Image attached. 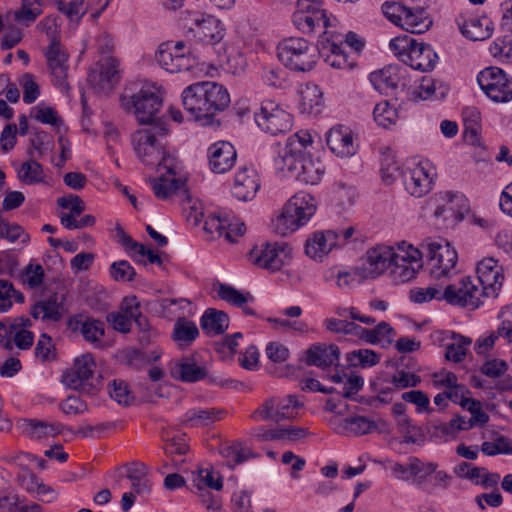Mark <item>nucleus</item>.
I'll return each mask as SVG.
<instances>
[{"mask_svg":"<svg viewBox=\"0 0 512 512\" xmlns=\"http://www.w3.org/2000/svg\"><path fill=\"white\" fill-rule=\"evenodd\" d=\"M182 104L195 121H203L205 126H219L220 121L215 116L229 106L230 95L224 86L216 82H197L183 90Z\"/></svg>","mask_w":512,"mask_h":512,"instance_id":"1","label":"nucleus"},{"mask_svg":"<svg viewBox=\"0 0 512 512\" xmlns=\"http://www.w3.org/2000/svg\"><path fill=\"white\" fill-rule=\"evenodd\" d=\"M168 133L167 122H160L151 127L139 129L132 135V145L139 160L145 165L158 163L160 168L167 170V173L175 176V167L172 159L157 140V137L166 136Z\"/></svg>","mask_w":512,"mask_h":512,"instance_id":"2","label":"nucleus"},{"mask_svg":"<svg viewBox=\"0 0 512 512\" xmlns=\"http://www.w3.org/2000/svg\"><path fill=\"white\" fill-rule=\"evenodd\" d=\"M316 211L315 198L306 192L296 193L285 204L282 213L273 221L276 234L286 236L305 225Z\"/></svg>","mask_w":512,"mask_h":512,"instance_id":"3","label":"nucleus"},{"mask_svg":"<svg viewBox=\"0 0 512 512\" xmlns=\"http://www.w3.org/2000/svg\"><path fill=\"white\" fill-rule=\"evenodd\" d=\"M419 250L422 252V256L425 255L427 258L432 278L446 280L457 273L458 254L446 240L427 238L421 243Z\"/></svg>","mask_w":512,"mask_h":512,"instance_id":"4","label":"nucleus"},{"mask_svg":"<svg viewBox=\"0 0 512 512\" xmlns=\"http://www.w3.org/2000/svg\"><path fill=\"white\" fill-rule=\"evenodd\" d=\"M277 57L286 68L295 72L312 70L318 59L316 47L302 37H288L280 41Z\"/></svg>","mask_w":512,"mask_h":512,"instance_id":"5","label":"nucleus"},{"mask_svg":"<svg viewBox=\"0 0 512 512\" xmlns=\"http://www.w3.org/2000/svg\"><path fill=\"white\" fill-rule=\"evenodd\" d=\"M183 41L161 43L155 54L159 66L169 73L191 71L198 65V58Z\"/></svg>","mask_w":512,"mask_h":512,"instance_id":"6","label":"nucleus"},{"mask_svg":"<svg viewBox=\"0 0 512 512\" xmlns=\"http://www.w3.org/2000/svg\"><path fill=\"white\" fill-rule=\"evenodd\" d=\"M312 142V136L308 131L302 130L291 135L287 139L282 153L275 159L277 169L296 176L308 154L306 149Z\"/></svg>","mask_w":512,"mask_h":512,"instance_id":"7","label":"nucleus"},{"mask_svg":"<svg viewBox=\"0 0 512 512\" xmlns=\"http://www.w3.org/2000/svg\"><path fill=\"white\" fill-rule=\"evenodd\" d=\"M443 295L444 301L452 306L476 309L483 303L481 298L486 297V292L470 276H465L456 283L444 285Z\"/></svg>","mask_w":512,"mask_h":512,"instance_id":"8","label":"nucleus"},{"mask_svg":"<svg viewBox=\"0 0 512 512\" xmlns=\"http://www.w3.org/2000/svg\"><path fill=\"white\" fill-rule=\"evenodd\" d=\"M127 109H133L134 115L140 125L151 127L160 122H166L163 117H157L163 105L162 97L153 91L141 89L123 103Z\"/></svg>","mask_w":512,"mask_h":512,"instance_id":"9","label":"nucleus"},{"mask_svg":"<svg viewBox=\"0 0 512 512\" xmlns=\"http://www.w3.org/2000/svg\"><path fill=\"white\" fill-rule=\"evenodd\" d=\"M477 82L494 102L505 103L512 99V79L501 68L490 66L483 69L477 76Z\"/></svg>","mask_w":512,"mask_h":512,"instance_id":"10","label":"nucleus"},{"mask_svg":"<svg viewBox=\"0 0 512 512\" xmlns=\"http://www.w3.org/2000/svg\"><path fill=\"white\" fill-rule=\"evenodd\" d=\"M255 122L263 131L278 135L291 130L293 117L274 101L265 100L261 103L259 111L255 112Z\"/></svg>","mask_w":512,"mask_h":512,"instance_id":"11","label":"nucleus"},{"mask_svg":"<svg viewBox=\"0 0 512 512\" xmlns=\"http://www.w3.org/2000/svg\"><path fill=\"white\" fill-rule=\"evenodd\" d=\"M94 360L90 354H86L75 360L74 366L62 375V383L74 390L87 395L96 393V387L92 384Z\"/></svg>","mask_w":512,"mask_h":512,"instance_id":"12","label":"nucleus"},{"mask_svg":"<svg viewBox=\"0 0 512 512\" xmlns=\"http://www.w3.org/2000/svg\"><path fill=\"white\" fill-rule=\"evenodd\" d=\"M302 406L296 395L269 398L252 413L251 418L278 423L284 419L294 418V410Z\"/></svg>","mask_w":512,"mask_h":512,"instance_id":"13","label":"nucleus"},{"mask_svg":"<svg viewBox=\"0 0 512 512\" xmlns=\"http://www.w3.org/2000/svg\"><path fill=\"white\" fill-rule=\"evenodd\" d=\"M396 255L394 248L377 245L367 250L361 267L355 268L356 276L367 279L376 278L393 264Z\"/></svg>","mask_w":512,"mask_h":512,"instance_id":"14","label":"nucleus"},{"mask_svg":"<svg viewBox=\"0 0 512 512\" xmlns=\"http://www.w3.org/2000/svg\"><path fill=\"white\" fill-rule=\"evenodd\" d=\"M435 201L434 216L445 221L460 222L469 211L467 198L459 192H440Z\"/></svg>","mask_w":512,"mask_h":512,"instance_id":"15","label":"nucleus"},{"mask_svg":"<svg viewBox=\"0 0 512 512\" xmlns=\"http://www.w3.org/2000/svg\"><path fill=\"white\" fill-rule=\"evenodd\" d=\"M369 80L380 93L393 95L399 87L407 86V69L398 64H390L379 71L372 72Z\"/></svg>","mask_w":512,"mask_h":512,"instance_id":"16","label":"nucleus"},{"mask_svg":"<svg viewBox=\"0 0 512 512\" xmlns=\"http://www.w3.org/2000/svg\"><path fill=\"white\" fill-rule=\"evenodd\" d=\"M224 32V26L219 19L212 15L201 14L192 19L187 35H192L198 42L214 45L223 39Z\"/></svg>","mask_w":512,"mask_h":512,"instance_id":"17","label":"nucleus"},{"mask_svg":"<svg viewBox=\"0 0 512 512\" xmlns=\"http://www.w3.org/2000/svg\"><path fill=\"white\" fill-rule=\"evenodd\" d=\"M330 52L326 54L325 62L336 69L351 70L355 66V59L342 48V40L337 35L324 31L319 39V52Z\"/></svg>","mask_w":512,"mask_h":512,"instance_id":"18","label":"nucleus"},{"mask_svg":"<svg viewBox=\"0 0 512 512\" xmlns=\"http://www.w3.org/2000/svg\"><path fill=\"white\" fill-rule=\"evenodd\" d=\"M407 248L408 251L403 255L396 253L393 264L390 266L392 278L399 283H405L413 279L418 269L422 267V252L411 245H408Z\"/></svg>","mask_w":512,"mask_h":512,"instance_id":"19","label":"nucleus"},{"mask_svg":"<svg viewBox=\"0 0 512 512\" xmlns=\"http://www.w3.org/2000/svg\"><path fill=\"white\" fill-rule=\"evenodd\" d=\"M286 249L287 246L266 243L263 244L260 249H252L249 256L251 262L258 267L270 271H277L290 259L289 251Z\"/></svg>","mask_w":512,"mask_h":512,"instance_id":"20","label":"nucleus"},{"mask_svg":"<svg viewBox=\"0 0 512 512\" xmlns=\"http://www.w3.org/2000/svg\"><path fill=\"white\" fill-rule=\"evenodd\" d=\"M44 55L47 60L48 68L54 78L55 85L58 87L66 86L68 54L63 49L54 32L51 33V41L49 46L46 48Z\"/></svg>","mask_w":512,"mask_h":512,"instance_id":"21","label":"nucleus"},{"mask_svg":"<svg viewBox=\"0 0 512 512\" xmlns=\"http://www.w3.org/2000/svg\"><path fill=\"white\" fill-rule=\"evenodd\" d=\"M173 379L184 383H195L207 377V368L197 353L182 357L170 368Z\"/></svg>","mask_w":512,"mask_h":512,"instance_id":"22","label":"nucleus"},{"mask_svg":"<svg viewBox=\"0 0 512 512\" xmlns=\"http://www.w3.org/2000/svg\"><path fill=\"white\" fill-rule=\"evenodd\" d=\"M476 270L478 276L473 281L486 292V297H496L504 279L497 261L494 258H485L478 263Z\"/></svg>","mask_w":512,"mask_h":512,"instance_id":"23","label":"nucleus"},{"mask_svg":"<svg viewBox=\"0 0 512 512\" xmlns=\"http://www.w3.org/2000/svg\"><path fill=\"white\" fill-rule=\"evenodd\" d=\"M401 62L414 70L428 72L435 68L438 55L431 45L415 41L407 53L401 54Z\"/></svg>","mask_w":512,"mask_h":512,"instance_id":"24","label":"nucleus"},{"mask_svg":"<svg viewBox=\"0 0 512 512\" xmlns=\"http://www.w3.org/2000/svg\"><path fill=\"white\" fill-rule=\"evenodd\" d=\"M207 156L211 171L223 174L234 166L237 154L231 143L218 141L208 148Z\"/></svg>","mask_w":512,"mask_h":512,"instance_id":"25","label":"nucleus"},{"mask_svg":"<svg viewBox=\"0 0 512 512\" xmlns=\"http://www.w3.org/2000/svg\"><path fill=\"white\" fill-rule=\"evenodd\" d=\"M259 187L260 182L257 172L253 168L245 167L235 175L232 194L239 201H250L255 197Z\"/></svg>","mask_w":512,"mask_h":512,"instance_id":"26","label":"nucleus"},{"mask_svg":"<svg viewBox=\"0 0 512 512\" xmlns=\"http://www.w3.org/2000/svg\"><path fill=\"white\" fill-rule=\"evenodd\" d=\"M326 143L330 150L340 157L352 156L356 152L352 133L343 125L335 126L328 131Z\"/></svg>","mask_w":512,"mask_h":512,"instance_id":"27","label":"nucleus"},{"mask_svg":"<svg viewBox=\"0 0 512 512\" xmlns=\"http://www.w3.org/2000/svg\"><path fill=\"white\" fill-rule=\"evenodd\" d=\"M338 245V233L327 230L314 232L305 242V253L312 259H321Z\"/></svg>","mask_w":512,"mask_h":512,"instance_id":"28","label":"nucleus"},{"mask_svg":"<svg viewBox=\"0 0 512 512\" xmlns=\"http://www.w3.org/2000/svg\"><path fill=\"white\" fill-rule=\"evenodd\" d=\"M340 350L335 344H313L306 351L305 362L309 366L328 368L339 361Z\"/></svg>","mask_w":512,"mask_h":512,"instance_id":"29","label":"nucleus"},{"mask_svg":"<svg viewBox=\"0 0 512 512\" xmlns=\"http://www.w3.org/2000/svg\"><path fill=\"white\" fill-rule=\"evenodd\" d=\"M119 61L111 56L102 59L98 74L89 75V82L99 91H110L119 80Z\"/></svg>","mask_w":512,"mask_h":512,"instance_id":"30","label":"nucleus"},{"mask_svg":"<svg viewBox=\"0 0 512 512\" xmlns=\"http://www.w3.org/2000/svg\"><path fill=\"white\" fill-rule=\"evenodd\" d=\"M457 23L462 35L473 41L485 40L492 34V21L486 16L469 19L460 17Z\"/></svg>","mask_w":512,"mask_h":512,"instance_id":"31","label":"nucleus"},{"mask_svg":"<svg viewBox=\"0 0 512 512\" xmlns=\"http://www.w3.org/2000/svg\"><path fill=\"white\" fill-rule=\"evenodd\" d=\"M405 189L414 197H422L431 188L432 178L421 166L403 174Z\"/></svg>","mask_w":512,"mask_h":512,"instance_id":"32","label":"nucleus"},{"mask_svg":"<svg viewBox=\"0 0 512 512\" xmlns=\"http://www.w3.org/2000/svg\"><path fill=\"white\" fill-rule=\"evenodd\" d=\"M219 298L235 307L241 308L246 315H255V310L247 304L254 301V297L249 293H243L231 285L219 283L216 288Z\"/></svg>","mask_w":512,"mask_h":512,"instance_id":"33","label":"nucleus"},{"mask_svg":"<svg viewBox=\"0 0 512 512\" xmlns=\"http://www.w3.org/2000/svg\"><path fill=\"white\" fill-rule=\"evenodd\" d=\"M65 430L74 434V432L58 422H47L39 419H29L25 421L24 431L32 439H42L50 436H56L63 433Z\"/></svg>","mask_w":512,"mask_h":512,"instance_id":"34","label":"nucleus"},{"mask_svg":"<svg viewBox=\"0 0 512 512\" xmlns=\"http://www.w3.org/2000/svg\"><path fill=\"white\" fill-rule=\"evenodd\" d=\"M229 321L226 312L208 308L200 319V326L208 336L220 335L228 329Z\"/></svg>","mask_w":512,"mask_h":512,"instance_id":"35","label":"nucleus"},{"mask_svg":"<svg viewBox=\"0 0 512 512\" xmlns=\"http://www.w3.org/2000/svg\"><path fill=\"white\" fill-rule=\"evenodd\" d=\"M126 477L132 482L131 488L138 495L149 494L151 482L148 479V468L142 462H132L124 465Z\"/></svg>","mask_w":512,"mask_h":512,"instance_id":"36","label":"nucleus"},{"mask_svg":"<svg viewBox=\"0 0 512 512\" xmlns=\"http://www.w3.org/2000/svg\"><path fill=\"white\" fill-rule=\"evenodd\" d=\"M224 411L218 408H191L183 416V423L190 427H204L220 420Z\"/></svg>","mask_w":512,"mask_h":512,"instance_id":"37","label":"nucleus"},{"mask_svg":"<svg viewBox=\"0 0 512 512\" xmlns=\"http://www.w3.org/2000/svg\"><path fill=\"white\" fill-rule=\"evenodd\" d=\"M31 315L33 318H41L43 321H59L62 318V305L58 302L57 295L35 303L31 308Z\"/></svg>","mask_w":512,"mask_h":512,"instance_id":"38","label":"nucleus"},{"mask_svg":"<svg viewBox=\"0 0 512 512\" xmlns=\"http://www.w3.org/2000/svg\"><path fill=\"white\" fill-rule=\"evenodd\" d=\"M403 18L404 21L401 27L413 34L424 33L432 25V20L429 18L427 12L420 7L415 9L408 7L406 15Z\"/></svg>","mask_w":512,"mask_h":512,"instance_id":"39","label":"nucleus"},{"mask_svg":"<svg viewBox=\"0 0 512 512\" xmlns=\"http://www.w3.org/2000/svg\"><path fill=\"white\" fill-rule=\"evenodd\" d=\"M300 97V110L302 113L317 115L321 112L323 97L317 85H306L300 91Z\"/></svg>","mask_w":512,"mask_h":512,"instance_id":"40","label":"nucleus"},{"mask_svg":"<svg viewBox=\"0 0 512 512\" xmlns=\"http://www.w3.org/2000/svg\"><path fill=\"white\" fill-rule=\"evenodd\" d=\"M324 166L319 160H314L309 154L305 157L296 174V178L306 184L316 185L324 174Z\"/></svg>","mask_w":512,"mask_h":512,"instance_id":"41","label":"nucleus"},{"mask_svg":"<svg viewBox=\"0 0 512 512\" xmlns=\"http://www.w3.org/2000/svg\"><path fill=\"white\" fill-rule=\"evenodd\" d=\"M199 336L197 325L185 317L178 318L174 324L172 339L179 345H190Z\"/></svg>","mask_w":512,"mask_h":512,"instance_id":"42","label":"nucleus"},{"mask_svg":"<svg viewBox=\"0 0 512 512\" xmlns=\"http://www.w3.org/2000/svg\"><path fill=\"white\" fill-rule=\"evenodd\" d=\"M340 427L343 432H350L356 436L369 434L378 429L377 422L365 416L345 418L342 420Z\"/></svg>","mask_w":512,"mask_h":512,"instance_id":"43","label":"nucleus"},{"mask_svg":"<svg viewBox=\"0 0 512 512\" xmlns=\"http://www.w3.org/2000/svg\"><path fill=\"white\" fill-rule=\"evenodd\" d=\"M293 23L303 33H312L316 27L322 26L327 29L331 26L329 17H319L302 12H294Z\"/></svg>","mask_w":512,"mask_h":512,"instance_id":"44","label":"nucleus"},{"mask_svg":"<svg viewBox=\"0 0 512 512\" xmlns=\"http://www.w3.org/2000/svg\"><path fill=\"white\" fill-rule=\"evenodd\" d=\"M399 432L403 435L404 443L423 445L425 442L424 430L415 425L412 420L408 418H402L396 420Z\"/></svg>","mask_w":512,"mask_h":512,"instance_id":"45","label":"nucleus"},{"mask_svg":"<svg viewBox=\"0 0 512 512\" xmlns=\"http://www.w3.org/2000/svg\"><path fill=\"white\" fill-rule=\"evenodd\" d=\"M443 283H437L425 288H413L409 292L410 300L414 303L422 304L432 300L444 301Z\"/></svg>","mask_w":512,"mask_h":512,"instance_id":"46","label":"nucleus"},{"mask_svg":"<svg viewBox=\"0 0 512 512\" xmlns=\"http://www.w3.org/2000/svg\"><path fill=\"white\" fill-rule=\"evenodd\" d=\"M185 180L181 178L167 179L161 176L151 182L154 195L160 200H166L169 196L184 186Z\"/></svg>","mask_w":512,"mask_h":512,"instance_id":"47","label":"nucleus"},{"mask_svg":"<svg viewBox=\"0 0 512 512\" xmlns=\"http://www.w3.org/2000/svg\"><path fill=\"white\" fill-rule=\"evenodd\" d=\"M346 361L350 367L367 368L378 364L380 356L370 349H357L346 353Z\"/></svg>","mask_w":512,"mask_h":512,"instance_id":"48","label":"nucleus"},{"mask_svg":"<svg viewBox=\"0 0 512 512\" xmlns=\"http://www.w3.org/2000/svg\"><path fill=\"white\" fill-rule=\"evenodd\" d=\"M18 178L28 185L42 182L44 180L42 165L35 160L24 162L18 171Z\"/></svg>","mask_w":512,"mask_h":512,"instance_id":"49","label":"nucleus"},{"mask_svg":"<svg viewBox=\"0 0 512 512\" xmlns=\"http://www.w3.org/2000/svg\"><path fill=\"white\" fill-rule=\"evenodd\" d=\"M221 455L228 460V463L232 462V467L241 464L253 456V453L249 448L243 445L241 442H234L229 446H225L220 451Z\"/></svg>","mask_w":512,"mask_h":512,"instance_id":"50","label":"nucleus"},{"mask_svg":"<svg viewBox=\"0 0 512 512\" xmlns=\"http://www.w3.org/2000/svg\"><path fill=\"white\" fill-rule=\"evenodd\" d=\"M399 163L391 151L383 153L381 160V176L386 184H392L400 176H403Z\"/></svg>","mask_w":512,"mask_h":512,"instance_id":"51","label":"nucleus"},{"mask_svg":"<svg viewBox=\"0 0 512 512\" xmlns=\"http://www.w3.org/2000/svg\"><path fill=\"white\" fill-rule=\"evenodd\" d=\"M43 0H22L21 8L16 11L17 21L34 22L42 14Z\"/></svg>","mask_w":512,"mask_h":512,"instance_id":"52","label":"nucleus"},{"mask_svg":"<svg viewBox=\"0 0 512 512\" xmlns=\"http://www.w3.org/2000/svg\"><path fill=\"white\" fill-rule=\"evenodd\" d=\"M418 89L419 97L424 100L432 97L441 98L447 91L446 86H443L442 83H438L436 80L429 76L422 78Z\"/></svg>","mask_w":512,"mask_h":512,"instance_id":"53","label":"nucleus"},{"mask_svg":"<svg viewBox=\"0 0 512 512\" xmlns=\"http://www.w3.org/2000/svg\"><path fill=\"white\" fill-rule=\"evenodd\" d=\"M262 79L268 86L278 89H286L291 85L288 73L282 68L264 69Z\"/></svg>","mask_w":512,"mask_h":512,"instance_id":"54","label":"nucleus"},{"mask_svg":"<svg viewBox=\"0 0 512 512\" xmlns=\"http://www.w3.org/2000/svg\"><path fill=\"white\" fill-rule=\"evenodd\" d=\"M461 407L467 409L472 417L468 420L469 429L474 427L475 425H485L489 421V415L482 410L481 402L478 400H464L461 403Z\"/></svg>","mask_w":512,"mask_h":512,"instance_id":"55","label":"nucleus"},{"mask_svg":"<svg viewBox=\"0 0 512 512\" xmlns=\"http://www.w3.org/2000/svg\"><path fill=\"white\" fill-rule=\"evenodd\" d=\"M80 332L84 339L95 343L100 342L104 336V323L100 320L87 319L81 322Z\"/></svg>","mask_w":512,"mask_h":512,"instance_id":"56","label":"nucleus"},{"mask_svg":"<svg viewBox=\"0 0 512 512\" xmlns=\"http://www.w3.org/2000/svg\"><path fill=\"white\" fill-rule=\"evenodd\" d=\"M373 116L380 126L387 127L395 122L397 111L390 106L388 101H383L374 107Z\"/></svg>","mask_w":512,"mask_h":512,"instance_id":"57","label":"nucleus"},{"mask_svg":"<svg viewBox=\"0 0 512 512\" xmlns=\"http://www.w3.org/2000/svg\"><path fill=\"white\" fill-rule=\"evenodd\" d=\"M122 361L129 368L141 371L150 363V358L139 349H127L123 352Z\"/></svg>","mask_w":512,"mask_h":512,"instance_id":"58","label":"nucleus"},{"mask_svg":"<svg viewBox=\"0 0 512 512\" xmlns=\"http://www.w3.org/2000/svg\"><path fill=\"white\" fill-rule=\"evenodd\" d=\"M108 393L110 397L118 404L129 405L133 399L128 389L127 383L122 380H113L108 384Z\"/></svg>","mask_w":512,"mask_h":512,"instance_id":"59","label":"nucleus"},{"mask_svg":"<svg viewBox=\"0 0 512 512\" xmlns=\"http://www.w3.org/2000/svg\"><path fill=\"white\" fill-rule=\"evenodd\" d=\"M110 275L115 281L129 282L134 280L136 272L128 261L121 260L111 264Z\"/></svg>","mask_w":512,"mask_h":512,"instance_id":"60","label":"nucleus"},{"mask_svg":"<svg viewBox=\"0 0 512 512\" xmlns=\"http://www.w3.org/2000/svg\"><path fill=\"white\" fill-rule=\"evenodd\" d=\"M346 377V381L344 382L343 391L341 392V396L350 400H357L358 392L364 386V379L362 376L358 374H344Z\"/></svg>","mask_w":512,"mask_h":512,"instance_id":"61","label":"nucleus"},{"mask_svg":"<svg viewBox=\"0 0 512 512\" xmlns=\"http://www.w3.org/2000/svg\"><path fill=\"white\" fill-rule=\"evenodd\" d=\"M402 400L416 405L417 412H431L430 400L426 393L422 390H411L404 392L401 396Z\"/></svg>","mask_w":512,"mask_h":512,"instance_id":"62","label":"nucleus"},{"mask_svg":"<svg viewBox=\"0 0 512 512\" xmlns=\"http://www.w3.org/2000/svg\"><path fill=\"white\" fill-rule=\"evenodd\" d=\"M408 7L399 2H385L382 5V12L392 23L401 26Z\"/></svg>","mask_w":512,"mask_h":512,"instance_id":"63","label":"nucleus"},{"mask_svg":"<svg viewBox=\"0 0 512 512\" xmlns=\"http://www.w3.org/2000/svg\"><path fill=\"white\" fill-rule=\"evenodd\" d=\"M390 382L396 389H406L418 386L421 378L414 373L399 370L392 376Z\"/></svg>","mask_w":512,"mask_h":512,"instance_id":"64","label":"nucleus"}]
</instances>
